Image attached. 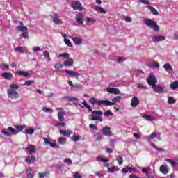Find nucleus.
Masks as SVG:
<instances>
[{
  "label": "nucleus",
  "instance_id": "f257e3e1",
  "mask_svg": "<svg viewBox=\"0 0 178 178\" xmlns=\"http://www.w3.org/2000/svg\"><path fill=\"white\" fill-rule=\"evenodd\" d=\"M143 22L149 29H152L154 31H159V26L154 21H152V19L146 18Z\"/></svg>",
  "mask_w": 178,
  "mask_h": 178
},
{
  "label": "nucleus",
  "instance_id": "f03ea898",
  "mask_svg": "<svg viewBox=\"0 0 178 178\" xmlns=\"http://www.w3.org/2000/svg\"><path fill=\"white\" fill-rule=\"evenodd\" d=\"M103 113H102L101 111H92L91 114V120H99V122H102V117L99 116H102Z\"/></svg>",
  "mask_w": 178,
  "mask_h": 178
},
{
  "label": "nucleus",
  "instance_id": "7ed1b4c3",
  "mask_svg": "<svg viewBox=\"0 0 178 178\" xmlns=\"http://www.w3.org/2000/svg\"><path fill=\"white\" fill-rule=\"evenodd\" d=\"M122 100V97L121 96H116L113 99H112V102L109 100H104L106 103L105 104L106 106H112V105H116V102H120Z\"/></svg>",
  "mask_w": 178,
  "mask_h": 178
},
{
  "label": "nucleus",
  "instance_id": "20e7f679",
  "mask_svg": "<svg viewBox=\"0 0 178 178\" xmlns=\"http://www.w3.org/2000/svg\"><path fill=\"white\" fill-rule=\"evenodd\" d=\"M7 94L8 95V97L10 98L11 99H17L19 98V92L16 91V90L14 89H9L7 91Z\"/></svg>",
  "mask_w": 178,
  "mask_h": 178
},
{
  "label": "nucleus",
  "instance_id": "39448f33",
  "mask_svg": "<svg viewBox=\"0 0 178 178\" xmlns=\"http://www.w3.org/2000/svg\"><path fill=\"white\" fill-rule=\"evenodd\" d=\"M89 102H90L92 105H95L96 104L97 106H102V105H105L108 102H105V100H97L95 97H90Z\"/></svg>",
  "mask_w": 178,
  "mask_h": 178
},
{
  "label": "nucleus",
  "instance_id": "423d86ee",
  "mask_svg": "<svg viewBox=\"0 0 178 178\" xmlns=\"http://www.w3.org/2000/svg\"><path fill=\"white\" fill-rule=\"evenodd\" d=\"M146 81H147L149 86H152V87H153V86L158 83V79L154 76V74H149V77L146 79Z\"/></svg>",
  "mask_w": 178,
  "mask_h": 178
},
{
  "label": "nucleus",
  "instance_id": "0eeeda50",
  "mask_svg": "<svg viewBox=\"0 0 178 178\" xmlns=\"http://www.w3.org/2000/svg\"><path fill=\"white\" fill-rule=\"evenodd\" d=\"M71 6L72 9H74V10H79L80 12L83 10V6H81L80 2L79 1H72Z\"/></svg>",
  "mask_w": 178,
  "mask_h": 178
},
{
  "label": "nucleus",
  "instance_id": "6e6552de",
  "mask_svg": "<svg viewBox=\"0 0 178 178\" xmlns=\"http://www.w3.org/2000/svg\"><path fill=\"white\" fill-rule=\"evenodd\" d=\"M140 105V100H138V97L134 96L131 99V106L132 108H136V106H138Z\"/></svg>",
  "mask_w": 178,
  "mask_h": 178
},
{
  "label": "nucleus",
  "instance_id": "1a4fd4ad",
  "mask_svg": "<svg viewBox=\"0 0 178 178\" xmlns=\"http://www.w3.org/2000/svg\"><path fill=\"white\" fill-rule=\"evenodd\" d=\"M65 72L66 74H68V76H70V77H75L76 79H79V76H80V74L72 70H65Z\"/></svg>",
  "mask_w": 178,
  "mask_h": 178
},
{
  "label": "nucleus",
  "instance_id": "9d476101",
  "mask_svg": "<svg viewBox=\"0 0 178 178\" xmlns=\"http://www.w3.org/2000/svg\"><path fill=\"white\" fill-rule=\"evenodd\" d=\"M152 38L153 42H161V41H165L166 40V37L163 35L153 36Z\"/></svg>",
  "mask_w": 178,
  "mask_h": 178
},
{
  "label": "nucleus",
  "instance_id": "9b49d317",
  "mask_svg": "<svg viewBox=\"0 0 178 178\" xmlns=\"http://www.w3.org/2000/svg\"><path fill=\"white\" fill-rule=\"evenodd\" d=\"M26 154H29V155H33V154H35V146L33 145H30L26 147Z\"/></svg>",
  "mask_w": 178,
  "mask_h": 178
},
{
  "label": "nucleus",
  "instance_id": "f8f14e48",
  "mask_svg": "<svg viewBox=\"0 0 178 178\" xmlns=\"http://www.w3.org/2000/svg\"><path fill=\"white\" fill-rule=\"evenodd\" d=\"M102 133L104 136L111 137L112 136V132L111 131V127L106 126L103 128Z\"/></svg>",
  "mask_w": 178,
  "mask_h": 178
},
{
  "label": "nucleus",
  "instance_id": "ddd939ff",
  "mask_svg": "<svg viewBox=\"0 0 178 178\" xmlns=\"http://www.w3.org/2000/svg\"><path fill=\"white\" fill-rule=\"evenodd\" d=\"M106 91L107 92H109V94H120V90L116 88L108 87L106 88Z\"/></svg>",
  "mask_w": 178,
  "mask_h": 178
},
{
  "label": "nucleus",
  "instance_id": "4468645a",
  "mask_svg": "<svg viewBox=\"0 0 178 178\" xmlns=\"http://www.w3.org/2000/svg\"><path fill=\"white\" fill-rule=\"evenodd\" d=\"M152 87L153 89V91H154L155 92H159V93L163 92V88L161 85H156V83L155 85H153Z\"/></svg>",
  "mask_w": 178,
  "mask_h": 178
},
{
  "label": "nucleus",
  "instance_id": "2eb2a0df",
  "mask_svg": "<svg viewBox=\"0 0 178 178\" xmlns=\"http://www.w3.org/2000/svg\"><path fill=\"white\" fill-rule=\"evenodd\" d=\"M74 62V60H73V58H70V56H69L68 58H67V60H65L63 62V65H64V66H66V67L73 66Z\"/></svg>",
  "mask_w": 178,
  "mask_h": 178
},
{
  "label": "nucleus",
  "instance_id": "dca6fc26",
  "mask_svg": "<svg viewBox=\"0 0 178 178\" xmlns=\"http://www.w3.org/2000/svg\"><path fill=\"white\" fill-rule=\"evenodd\" d=\"M60 134L65 136V137H70V134H73V131L70 129H67V131L65 129H60Z\"/></svg>",
  "mask_w": 178,
  "mask_h": 178
},
{
  "label": "nucleus",
  "instance_id": "f3484780",
  "mask_svg": "<svg viewBox=\"0 0 178 178\" xmlns=\"http://www.w3.org/2000/svg\"><path fill=\"white\" fill-rule=\"evenodd\" d=\"M52 22L54 23H55L56 24H62V20H60V19H59V16H58V14H55L53 17H52Z\"/></svg>",
  "mask_w": 178,
  "mask_h": 178
},
{
  "label": "nucleus",
  "instance_id": "a211bd4d",
  "mask_svg": "<svg viewBox=\"0 0 178 178\" xmlns=\"http://www.w3.org/2000/svg\"><path fill=\"white\" fill-rule=\"evenodd\" d=\"M26 176L27 178H34V171L32 168H28L26 169Z\"/></svg>",
  "mask_w": 178,
  "mask_h": 178
},
{
  "label": "nucleus",
  "instance_id": "6ab92c4d",
  "mask_svg": "<svg viewBox=\"0 0 178 178\" xmlns=\"http://www.w3.org/2000/svg\"><path fill=\"white\" fill-rule=\"evenodd\" d=\"M84 17V15H83V13H79L76 15V22L78 24H83V18Z\"/></svg>",
  "mask_w": 178,
  "mask_h": 178
},
{
  "label": "nucleus",
  "instance_id": "aec40b11",
  "mask_svg": "<svg viewBox=\"0 0 178 178\" xmlns=\"http://www.w3.org/2000/svg\"><path fill=\"white\" fill-rule=\"evenodd\" d=\"M160 172H161V173H163V175H168V172H169L168 165L166 164L161 165L160 167Z\"/></svg>",
  "mask_w": 178,
  "mask_h": 178
},
{
  "label": "nucleus",
  "instance_id": "412c9836",
  "mask_svg": "<svg viewBox=\"0 0 178 178\" xmlns=\"http://www.w3.org/2000/svg\"><path fill=\"white\" fill-rule=\"evenodd\" d=\"M72 40L74 42L75 45H81V44L83 43V40L81 39V38H72Z\"/></svg>",
  "mask_w": 178,
  "mask_h": 178
},
{
  "label": "nucleus",
  "instance_id": "4be33fe9",
  "mask_svg": "<svg viewBox=\"0 0 178 178\" xmlns=\"http://www.w3.org/2000/svg\"><path fill=\"white\" fill-rule=\"evenodd\" d=\"M1 76L6 80H10V79L13 77V74L10 72H4L2 74Z\"/></svg>",
  "mask_w": 178,
  "mask_h": 178
},
{
  "label": "nucleus",
  "instance_id": "5701e85b",
  "mask_svg": "<svg viewBox=\"0 0 178 178\" xmlns=\"http://www.w3.org/2000/svg\"><path fill=\"white\" fill-rule=\"evenodd\" d=\"M143 119L146 120L147 122H152V120H155V117L149 115H143L142 116Z\"/></svg>",
  "mask_w": 178,
  "mask_h": 178
},
{
  "label": "nucleus",
  "instance_id": "b1692460",
  "mask_svg": "<svg viewBox=\"0 0 178 178\" xmlns=\"http://www.w3.org/2000/svg\"><path fill=\"white\" fill-rule=\"evenodd\" d=\"M57 116L59 122H63L65 120V112H58Z\"/></svg>",
  "mask_w": 178,
  "mask_h": 178
},
{
  "label": "nucleus",
  "instance_id": "393cba45",
  "mask_svg": "<svg viewBox=\"0 0 178 178\" xmlns=\"http://www.w3.org/2000/svg\"><path fill=\"white\" fill-rule=\"evenodd\" d=\"M93 9L96 10V12H99L100 13H106V10H105L102 7L95 6L93 7Z\"/></svg>",
  "mask_w": 178,
  "mask_h": 178
},
{
  "label": "nucleus",
  "instance_id": "a878e982",
  "mask_svg": "<svg viewBox=\"0 0 178 178\" xmlns=\"http://www.w3.org/2000/svg\"><path fill=\"white\" fill-rule=\"evenodd\" d=\"M147 8H148L149 10H150L152 13L153 15H154V16H156L157 15H159V13L158 12V10H156V9H155V8L152 7V6H148Z\"/></svg>",
  "mask_w": 178,
  "mask_h": 178
},
{
  "label": "nucleus",
  "instance_id": "bb28decb",
  "mask_svg": "<svg viewBox=\"0 0 178 178\" xmlns=\"http://www.w3.org/2000/svg\"><path fill=\"white\" fill-rule=\"evenodd\" d=\"M15 30H17V31H21L22 33H24V31H27V30H29V29L26 26H17L15 28Z\"/></svg>",
  "mask_w": 178,
  "mask_h": 178
},
{
  "label": "nucleus",
  "instance_id": "cd10ccee",
  "mask_svg": "<svg viewBox=\"0 0 178 178\" xmlns=\"http://www.w3.org/2000/svg\"><path fill=\"white\" fill-rule=\"evenodd\" d=\"M35 161V156H31V157H27L26 159V162H27V163H34Z\"/></svg>",
  "mask_w": 178,
  "mask_h": 178
},
{
  "label": "nucleus",
  "instance_id": "c85d7f7f",
  "mask_svg": "<svg viewBox=\"0 0 178 178\" xmlns=\"http://www.w3.org/2000/svg\"><path fill=\"white\" fill-rule=\"evenodd\" d=\"M17 74H18V76H22L23 77H29V76H30L29 73L24 71H19L17 72Z\"/></svg>",
  "mask_w": 178,
  "mask_h": 178
},
{
  "label": "nucleus",
  "instance_id": "c756f323",
  "mask_svg": "<svg viewBox=\"0 0 178 178\" xmlns=\"http://www.w3.org/2000/svg\"><path fill=\"white\" fill-rule=\"evenodd\" d=\"M42 111L43 112H45V113H54V110L52 108H47L46 106H44L42 108Z\"/></svg>",
  "mask_w": 178,
  "mask_h": 178
},
{
  "label": "nucleus",
  "instance_id": "7c9ffc66",
  "mask_svg": "<svg viewBox=\"0 0 178 178\" xmlns=\"http://www.w3.org/2000/svg\"><path fill=\"white\" fill-rule=\"evenodd\" d=\"M7 130L10 131L12 136H16V134L18 133L17 131H16V129L12 127H8Z\"/></svg>",
  "mask_w": 178,
  "mask_h": 178
},
{
  "label": "nucleus",
  "instance_id": "2f4dec72",
  "mask_svg": "<svg viewBox=\"0 0 178 178\" xmlns=\"http://www.w3.org/2000/svg\"><path fill=\"white\" fill-rule=\"evenodd\" d=\"M170 88H171V90H176L177 88H178V81H175L172 83H171L170 85Z\"/></svg>",
  "mask_w": 178,
  "mask_h": 178
},
{
  "label": "nucleus",
  "instance_id": "473e14b6",
  "mask_svg": "<svg viewBox=\"0 0 178 178\" xmlns=\"http://www.w3.org/2000/svg\"><path fill=\"white\" fill-rule=\"evenodd\" d=\"M149 66L152 69H158V67H159V65L155 61H153L152 63L149 64Z\"/></svg>",
  "mask_w": 178,
  "mask_h": 178
},
{
  "label": "nucleus",
  "instance_id": "72a5a7b5",
  "mask_svg": "<svg viewBox=\"0 0 178 178\" xmlns=\"http://www.w3.org/2000/svg\"><path fill=\"white\" fill-rule=\"evenodd\" d=\"M39 178L48 177L49 176V172H39Z\"/></svg>",
  "mask_w": 178,
  "mask_h": 178
},
{
  "label": "nucleus",
  "instance_id": "f704fd0d",
  "mask_svg": "<svg viewBox=\"0 0 178 178\" xmlns=\"http://www.w3.org/2000/svg\"><path fill=\"white\" fill-rule=\"evenodd\" d=\"M58 141L60 145H65L66 144V138H59Z\"/></svg>",
  "mask_w": 178,
  "mask_h": 178
},
{
  "label": "nucleus",
  "instance_id": "c9c22d12",
  "mask_svg": "<svg viewBox=\"0 0 178 178\" xmlns=\"http://www.w3.org/2000/svg\"><path fill=\"white\" fill-rule=\"evenodd\" d=\"M97 161H100V162H103V163H108V162H109V159H104L101 156H98Z\"/></svg>",
  "mask_w": 178,
  "mask_h": 178
},
{
  "label": "nucleus",
  "instance_id": "e433bc0d",
  "mask_svg": "<svg viewBox=\"0 0 178 178\" xmlns=\"http://www.w3.org/2000/svg\"><path fill=\"white\" fill-rule=\"evenodd\" d=\"M163 69H165V70H173V67H172L169 63H165L163 65Z\"/></svg>",
  "mask_w": 178,
  "mask_h": 178
},
{
  "label": "nucleus",
  "instance_id": "4c0bfd02",
  "mask_svg": "<svg viewBox=\"0 0 178 178\" xmlns=\"http://www.w3.org/2000/svg\"><path fill=\"white\" fill-rule=\"evenodd\" d=\"M156 136H158V134L153 132L150 136H147V141H149V140H154Z\"/></svg>",
  "mask_w": 178,
  "mask_h": 178
},
{
  "label": "nucleus",
  "instance_id": "58836bf2",
  "mask_svg": "<svg viewBox=\"0 0 178 178\" xmlns=\"http://www.w3.org/2000/svg\"><path fill=\"white\" fill-rule=\"evenodd\" d=\"M43 56L45 58V59H47L49 62L51 61V57H49V52L48 51H44L43 52Z\"/></svg>",
  "mask_w": 178,
  "mask_h": 178
},
{
  "label": "nucleus",
  "instance_id": "ea45409f",
  "mask_svg": "<svg viewBox=\"0 0 178 178\" xmlns=\"http://www.w3.org/2000/svg\"><path fill=\"white\" fill-rule=\"evenodd\" d=\"M118 170H119V168H118V166H113L112 168H108V172L111 173H113V172H118Z\"/></svg>",
  "mask_w": 178,
  "mask_h": 178
},
{
  "label": "nucleus",
  "instance_id": "a19ab883",
  "mask_svg": "<svg viewBox=\"0 0 178 178\" xmlns=\"http://www.w3.org/2000/svg\"><path fill=\"white\" fill-rule=\"evenodd\" d=\"M137 87L140 90H148V87L145 86L143 83H137Z\"/></svg>",
  "mask_w": 178,
  "mask_h": 178
},
{
  "label": "nucleus",
  "instance_id": "79ce46f5",
  "mask_svg": "<svg viewBox=\"0 0 178 178\" xmlns=\"http://www.w3.org/2000/svg\"><path fill=\"white\" fill-rule=\"evenodd\" d=\"M69 56H70V54H69V53L60 54L58 56V58H66V59H67Z\"/></svg>",
  "mask_w": 178,
  "mask_h": 178
},
{
  "label": "nucleus",
  "instance_id": "37998d69",
  "mask_svg": "<svg viewBox=\"0 0 178 178\" xmlns=\"http://www.w3.org/2000/svg\"><path fill=\"white\" fill-rule=\"evenodd\" d=\"M54 69H56V70H58V69H62V67H63V65H62V63H57L56 64L54 65Z\"/></svg>",
  "mask_w": 178,
  "mask_h": 178
},
{
  "label": "nucleus",
  "instance_id": "c03bdc74",
  "mask_svg": "<svg viewBox=\"0 0 178 178\" xmlns=\"http://www.w3.org/2000/svg\"><path fill=\"white\" fill-rule=\"evenodd\" d=\"M26 134H29L31 136L34 133V128H31V129H25Z\"/></svg>",
  "mask_w": 178,
  "mask_h": 178
},
{
  "label": "nucleus",
  "instance_id": "a18cd8bd",
  "mask_svg": "<svg viewBox=\"0 0 178 178\" xmlns=\"http://www.w3.org/2000/svg\"><path fill=\"white\" fill-rule=\"evenodd\" d=\"M168 104H175L176 100L175 99V98H173V97L170 96L168 97Z\"/></svg>",
  "mask_w": 178,
  "mask_h": 178
},
{
  "label": "nucleus",
  "instance_id": "49530a36",
  "mask_svg": "<svg viewBox=\"0 0 178 178\" xmlns=\"http://www.w3.org/2000/svg\"><path fill=\"white\" fill-rule=\"evenodd\" d=\"M104 115L106 118H108V116H113V113H112L111 110H108L106 112H104Z\"/></svg>",
  "mask_w": 178,
  "mask_h": 178
},
{
  "label": "nucleus",
  "instance_id": "de8ad7c7",
  "mask_svg": "<svg viewBox=\"0 0 178 178\" xmlns=\"http://www.w3.org/2000/svg\"><path fill=\"white\" fill-rule=\"evenodd\" d=\"M116 161L118 162V164H119L120 165H123V157H122V156H119L117 158Z\"/></svg>",
  "mask_w": 178,
  "mask_h": 178
},
{
  "label": "nucleus",
  "instance_id": "09e8293b",
  "mask_svg": "<svg viewBox=\"0 0 178 178\" xmlns=\"http://www.w3.org/2000/svg\"><path fill=\"white\" fill-rule=\"evenodd\" d=\"M122 173H130V167L127 166L122 169Z\"/></svg>",
  "mask_w": 178,
  "mask_h": 178
},
{
  "label": "nucleus",
  "instance_id": "8fccbe9b",
  "mask_svg": "<svg viewBox=\"0 0 178 178\" xmlns=\"http://www.w3.org/2000/svg\"><path fill=\"white\" fill-rule=\"evenodd\" d=\"M8 129H3L1 131L2 134H3L4 136H6V137H10L11 134L10 133L8 132V131H6Z\"/></svg>",
  "mask_w": 178,
  "mask_h": 178
},
{
  "label": "nucleus",
  "instance_id": "3c124183",
  "mask_svg": "<svg viewBox=\"0 0 178 178\" xmlns=\"http://www.w3.org/2000/svg\"><path fill=\"white\" fill-rule=\"evenodd\" d=\"M54 126H56V127H58V129H60V127H65V126H66V124H65V123H63V122H58V123L55 124Z\"/></svg>",
  "mask_w": 178,
  "mask_h": 178
},
{
  "label": "nucleus",
  "instance_id": "603ef678",
  "mask_svg": "<svg viewBox=\"0 0 178 178\" xmlns=\"http://www.w3.org/2000/svg\"><path fill=\"white\" fill-rule=\"evenodd\" d=\"M165 162H168L169 163H170V165H172V166H173L174 165H176V161L170 159H166Z\"/></svg>",
  "mask_w": 178,
  "mask_h": 178
},
{
  "label": "nucleus",
  "instance_id": "864d4df0",
  "mask_svg": "<svg viewBox=\"0 0 178 178\" xmlns=\"http://www.w3.org/2000/svg\"><path fill=\"white\" fill-rule=\"evenodd\" d=\"M65 163H67V165H72L73 162L72 161V159L70 158H67L64 160Z\"/></svg>",
  "mask_w": 178,
  "mask_h": 178
},
{
  "label": "nucleus",
  "instance_id": "5fc2aeb1",
  "mask_svg": "<svg viewBox=\"0 0 178 178\" xmlns=\"http://www.w3.org/2000/svg\"><path fill=\"white\" fill-rule=\"evenodd\" d=\"M21 37H22V38H27L29 39V32H27V31L21 34Z\"/></svg>",
  "mask_w": 178,
  "mask_h": 178
},
{
  "label": "nucleus",
  "instance_id": "6e6d98bb",
  "mask_svg": "<svg viewBox=\"0 0 178 178\" xmlns=\"http://www.w3.org/2000/svg\"><path fill=\"white\" fill-rule=\"evenodd\" d=\"M126 60V58H123V57H118L117 62L118 63H123V62H124Z\"/></svg>",
  "mask_w": 178,
  "mask_h": 178
},
{
  "label": "nucleus",
  "instance_id": "4d7b16f0",
  "mask_svg": "<svg viewBox=\"0 0 178 178\" xmlns=\"http://www.w3.org/2000/svg\"><path fill=\"white\" fill-rule=\"evenodd\" d=\"M64 42L66 44V45H67V47H72V42H70V40L69 39H64Z\"/></svg>",
  "mask_w": 178,
  "mask_h": 178
},
{
  "label": "nucleus",
  "instance_id": "13d9d810",
  "mask_svg": "<svg viewBox=\"0 0 178 178\" xmlns=\"http://www.w3.org/2000/svg\"><path fill=\"white\" fill-rule=\"evenodd\" d=\"M17 130H18V131H22V130H23V129H26V126L24 125H18L16 127Z\"/></svg>",
  "mask_w": 178,
  "mask_h": 178
},
{
  "label": "nucleus",
  "instance_id": "bf43d9fd",
  "mask_svg": "<svg viewBox=\"0 0 178 178\" xmlns=\"http://www.w3.org/2000/svg\"><path fill=\"white\" fill-rule=\"evenodd\" d=\"M33 52H38V51H42V50L41 49V47H40L38 46H35V47H33Z\"/></svg>",
  "mask_w": 178,
  "mask_h": 178
},
{
  "label": "nucleus",
  "instance_id": "052dcab7",
  "mask_svg": "<svg viewBox=\"0 0 178 178\" xmlns=\"http://www.w3.org/2000/svg\"><path fill=\"white\" fill-rule=\"evenodd\" d=\"M73 88H79V90H81V88H83V85L79 84V83H75V84H74Z\"/></svg>",
  "mask_w": 178,
  "mask_h": 178
},
{
  "label": "nucleus",
  "instance_id": "680f3d73",
  "mask_svg": "<svg viewBox=\"0 0 178 178\" xmlns=\"http://www.w3.org/2000/svg\"><path fill=\"white\" fill-rule=\"evenodd\" d=\"M153 148H154V149H156V151H159V152H165V149H162V148H159L155 145L153 146Z\"/></svg>",
  "mask_w": 178,
  "mask_h": 178
},
{
  "label": "nucleus",
  "instance_id": "e2e57ef3",
  "mask_svg": "<svg viewBox=\"0 0 178 178\" xmlns=\"http://www.w3.org/2000/svg\"><path fill=\"white\" fill-rule=\"evenodd\" d=\"M19 88V85H15V84H11L10 85V90H18Z\"/></svg>",
  "mask_w": 178,
  "mask_h": 178
},
{
  "label": "nucleus",
  "instance_id": "0e129e2a",
  "mask_svg": "<svg viewBox=\"0 0 178 178\" xmlns=\"http://www.w3.org/2000/svg\"><path fill=\"white\" fill-rule=\"evenodd\" d=\"M86 22H87V23L90 22L91 23H95L96 20H95V19H94V18L87 17V18H86Z\"/></svg>",
  "mask_w": 178,
  "mask_h": 178
},
{
  "label": "nucleus",
  "instance_id": "69168bd1",
  "mask_svg": "<svg viewBox=\"0 0 178 178\" xmlns=\"http://www.w3.org/2000/svg\"><path fill=\"white\" fill-rule=\"evenodd\" d=\"M25 86H31V84H34V81H26L24 83Z\"/></svg>",
  "mask_w": 178,
  "mask_h": 178
},
{
  "label": "nucleus",
  "instance_id": "338daca9",
  "mask_svg": "<svg viewBox=\"0 0 178 178\" xmlns=\"http://www.w3.org/2000/svg\"><path fill=\"white\" fill-rule=\"evenodd\" d=\"M79 140H80V136H75L72 138V141H74V143H77V141H79Z\"/></svg>",
  "mask_w": 178,
  "mask_h": 178
},
{
  "label": "nucleus",
  "instance_id": "774afa93",
  "mask_svg": "<svg viewBox=\"0 0 178 178\" xmlns=\"http://www.w3.org/2000/svg\"><path fill=\"white\" fill-rule=\"evenodd\" d=\"M74 178H81V175H80L79 172H75L74 174Z\"/></svg>",
  "mask_w": 178,
  "mask_h": 178
}]
</instances>
